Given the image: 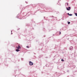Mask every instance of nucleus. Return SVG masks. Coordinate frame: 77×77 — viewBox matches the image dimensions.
I'll use <instances>...</instances> for the list:
<instances>
[{
	"label": "nucleus",
	"mask_w": 77,
	"mask_h": 77,
	"mask_svg": "<svg viewBox=\"0 0 77 77\" xmlns=\"http://www.w3.org/2000/svg\"><path fill=\"white\" fill-rule=\"evenodd\" d=\"M16 48H17V49H21V47L19 45H18V46H17Z\"/></svg>",
	"instance_id": "1"
},
{
	"label": "nucleus",
	"mask_w": 77,
	"mask_h": 77,
	"mask_svg": "<svg viewBox=\"0 0 77 77\" xmlns=\"http://www.w3.org/2000/svg\"><path fill=\"white\" fill-rule=\"evenodd\" d=\"M29 64L30 65H33V63L31 61H29Z\"/></svg>",
	"instance_id": "2"
},
{
	"label": "nucleus",
	"mask_w": 77,
	"mask_h": 77,
	"mask_svg": "<svg viewBox=\"0 0 77 77\" xmlns=\"http://www.w3.org/2000/svg\"><path fill=\"white\" fill-rule=\"evenodd\" d=\"M70 9H71V7H69L68 8H66V9L67 11H70Z\"/></svg>",
	"instance_id": "3"
},
{
	"label": "nucleus",
	"mask_w": 77,
	"mask_h": 77,
	"mask_svg": "<svg viewBox=\"0 0 77 77\" xmlns=\"http://www.w3.org/2000/svg\"><path fill=\"white\" fill-rule=\"evenodd\" d=\"M16 51H20V50H19V49H17L16 50Z\"/></svg>",
	"instance_id": "4"
},
{
	"label": "nucleus",
	"mask_w": 77,
	"mask_h": 77,
	"mask_svg": "<svg viewBox=\"0 0 77 77\" xmlns=\"http://www.w3.org/2000/svg\"><path fill=\"white\" fill-rule=\"evenodd\" d=\"M72 48H72V47H71L70 48V50H72Z\"/></svg>",
	"instance_id": "5"
},
{
	"label": "nucleus",
	"mask_w": 77,
	"mask_h": 77,
	"mask_svg": "<svg viewBox=\"0 0 77 77\" xmlns=\"http://www.w3.org/2000/svg\"><path fill=\"white\" fill-rule=\"evenodd\" d=\"M75 15H76V16L77 17V13H75Z\"/></svg>",
	"instance_id": "6"
},
{
	"label": "nucleus",
	"mask_w": 77,
	"mask_h": 77,
	"mask_svg": "<svg viewBox=\"0 0 77 77\" xmlns=\"http://www.w3.org/2000/svg\"><path fill=\"white\" fill-rule=\"evenodd\" d=\"M61 61H62L63 62H64V60H63V59H61Z\"/></svg>",
	"instance_id": "7"
},
{
	"label": "nucleus",
	"mask_w": 77,
	"mask_h": 77,
	"mask_svg": "<svg viewBox=\"0 0 77 77\" xmlns=\"http://www.w3.org/2000/svg\"><path fill=\"white\" fill-rule=\"evenodd\" d=\"M69 16H72V14H69Z\"/></svg>",
	"instance_id": "8"
},
{
	"label": "nucleus",
	"mask_w": 77,
	"mask_h": 77,
	"mask_svg": "<svg viewBox=\"0 0 77 77\" xmlns=\"http://www.w3.org/2000/svg\"><path fill=\"white\" fill-rule=\"evenodd\" d=\"M68 24H70V22H68Z\"/></svg>",
	"instance_id": "9"
},
{
	"label": "nucleus",
	"mask_w": 77,
	"mask_h": 77,
	"mask_svg": "<svg viewBox=\"0 0 77 77\" xmlns=\"http://www.w3.org/2000/svg\"><path fill=\"white\" fill-rule=\"evenodd\" d=\"M60 34H61V32H60Z\"/></svg>",
	"instance_id": "10"
},
{
	"label": "nucleus",
	"mask_w": 77,
	"mask_h": 77,
	"mask_svg": "<svg viewBox=\"0 0 77 77\" xmlns=\"http://www.w3.org/2000/svg\"><path fill=\"white\" fill-rule=\"evenodd\" d=\"M27 48H29V46H26Z\"/></svg>",
	"instance_id": "11"
},
{
	"label": "nucleus",
	"mask_w": 77,
	"mask_h": 77,
	"mask_svg": "<svg viewBox=\"0 0 77 77\" xmlns=\"http://www.w3.org/2000/svg\"><path fill=\"white\" fill-rule=\"evenodd\" d=\"M67 15H69V13H67Z\"/></svg>",
	"instance_id": "12"
},
{
	"label": "nucleus",
	"mask_w": 77,
	"mask_h": 77,
	"mask_svg": "<svg viewBox=\"0 0 77 77\" xmlns=\"http://www.w3.org/2000/svg\"><path fill=\"white\" fill-rule=\"evenodd\" d=\"M67 6H68V3H67Z\"/></svg>",
	"instance_id": "13"
},
{
	"label": "nucleus",
	"mask_w": 77,
	"mask_h": 77,
	"mask_svg": "<svg viewBox=\"0 0 77 77\" xmlns=\"http://www.w3.org/2000/svg\"><path fill=\"white\" fill-rule=\"evenodd\" d=\"M11 34H12V33H11Z\"/></svg>",
	"instance_id": "14"
}]
</instances>
